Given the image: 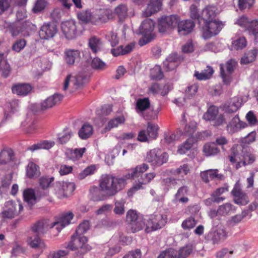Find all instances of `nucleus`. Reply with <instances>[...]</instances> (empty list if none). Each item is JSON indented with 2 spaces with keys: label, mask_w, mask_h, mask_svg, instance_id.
I'll use <instances>...</instances> for the list:
<instances>
[{
  "label": "nucleus",
  "mask_w": 258,
  "mask_h": 258,
  "mask_svg": "<svg viewBox=\"0 0 258 258\" xmlns=\"http://www.w3.org/2000/svg\"><path fill=\"white\" fill-rule=\"evenodd\" d=\"M149 168V165L146 163L137 165L131 168L128 174L125 175L126 180L128 179H136V183L128 190V196H133L138 190L143 189V185L149 183L156 176L155 172L144 173Z\"/></svg>",
  "instance_id": "obj_1"
},
{
  "label": "nucleus",
  "mask_w": 258,
  "mask_h": 258,
  "mask_svg": "<svg viewBox=\"0 0 258 258\" xmlns=\"http://www.w3.org/2000/svg\"><path fill=\"white\" fill-rule=\"evenodd\" d=\"M126 177H116L110 174H104L101 177L100 187L108 196H113L123 189L126 185Z\"/></svg>",
  "instance_id": "obj_2"
},
{
  "label": "nucleus",
  "mask_w": 258,
  "mask_h": 258,
  "mask_svg": "<svg viewBox=\"0 0 258 258\" xmlns=\"http://www.w3.org/2000/svg\"><path fill=\"white\" fill-rule=\"evenodd\" d=\"M88 238L84 236H81L75 233L72 236L71 241L68 243H64V247L71 250L80 248L77 255L84 254L91 250L92 247L88 244Z\"/></svg>",
  "instance_id": "obj_3"
},
{
  "label": "nucleus",
  "mask_w": 258,
  "mask_h": 258,
  "mask_svg": "<svg viewBox=\"0 0 258 258\" xmlns=\"http://www.w3.org/2000/svg\"><path fill=\"white\" fill-rule=\"evenodd\" d=\"M224 24L219 20L204 22L201 31L202 37L208 39L218 35L223 28Z\"/></svg>",
  "instance_id": "obj_4"
},
{
  "label": "nucleus",
  "mask_w": 258,
  "mask_h": 258,
  "mask_svg": "<svg viewBox=\"0 0 258 258\" xmlns=\"http://www.w3.org/2000/svg\"><path fill=\"white\" fill-rule=\"evenodd\" d=\"M169 155L159 148L151 150L147 154L146 160L154 167H159L167 162Z\"/></svg>",
  "instance_id": "obj_5"
},
{
  "label": "nucleus",
  "mask_w": 258,
  "mask_h": 258,
  "mask_svg": "<svg viewBox=\"0 0 258 258\" xmlns=\"http://www.w3.org/2000/svg\"><path fill=\"white\" fill-rule=\"evenodd\" d=\"M23 209L20 201H8L5 202L0 215L4 219H12L18 216Z\"/></svg>",
  "instance_id": "obj_6"
},
{
  "label": "nucleus",
  "mask_w": 258,
  "mask_h": 258,
  "mask_svg": "<svg viewBox=\"0 0 258 258\" xmlns=\"http://www.w3.org/2000/svg\"><path fill=\"white\" fill-rule=\"evenodd\" d=\"M167 222V217L165 215L159 213H154L151 215L149 219L147 220L145 232L150 233L162 228L165 226Z\"/></svg>",
  "instance_id": "obj_7"
},
{
  "label": "nucleus",
  "mask_w": 258,
  "mask_h": 258,
  "mask_svg": "<svg viewBox=\"0 0 258 258\" xmlns=\"http://www.w3.org/2000/svg\"><path fill=\"white\" fill-rule=\"evenodd\" d=\"M179 20L176 15L162 16L158 19V29L160 33H165L174 28Z\"/></svg>",
  "instance_id": "obj_8"
},
{
  "label": "nucleus",
  "mask_w": 258,
  "mask_h": 258,
  "mask_svg": "<svg viewBox=\"0 0 258 258\" xmlns=\"http://www.w3.org/2000/svg\"><path fill=\"white\" fill-rule=\"evenodd\" d=\"M236 62L234 59L228 60L225 64H220V76L224 85H229L232 80V74L234 71Z\"/></svg>",
  "instance_id": "obj_9"
},
{
  "label": "nucleus",
  "mask_w": 258,
  "mask_h": 258,
  "mask_svg": "<svg viewBox=\"0 0 258 258\" xmlns=\"http://www.w3.org/2000/svg\"><path fill=\"white\" fill-rule=\"evenodd\" d=\"M245 149L240 145H234L231 149V153L229 155L230 162L235 164L236 169L241 167L240 164L242 160L243 155Z\"/></svg>",
  "instance_id": "obj_10"
},
{
  "label": "nucleus",
  "mask_w": 258,
  "mask_h": 258,
  "mask_svg": "<svg viewBox=\"0 0 258 258\" xmlns=\"http://www.w3.org/2000/svg\"><path fill=\"white\" fill-rule=\"evenodd\" d=\"M57 31L55 25L51 23H45L41 26L39 31V35L41 39L47 40L53 37Z\"/></svg>",
  "instance_id": "obj_11"
},
{
  "label": "nucleus",
  "mask_w": 258,
  "mask_h": 258,
  "mask_svg": "<svg viewBox=\"0 0 258 258\" xmlns=\"http://www.w3.org/2000/svg\"><path fill=\"white\" fill-rule=\"evenodd\" d=\"M61 28L62 33L68 39H73L76 37L77 26L74 21L64 22L61 24Z\"/></svg>",
  "instance_id": "obj_12"
},
{
  "label": "nucleus",
  "mask_w": 258,
  "mask_h": 258,
  "mask_svg": "<svg viewBox=\"0 0 258 258\" xmlns=\"http://www.w3.org/2000/svg\"><path fill=\"white\" fill-rule=\"evenodd\" d=\"M63 97V95L59 94H54L52 96L48 97L41 102L40 105L41 110H45L59 104Z\"/></svg>",
  "instance_id": "obj_13"
},
{
  "label": "nucleus",
  "mask_w": 258,
  "mask_h": 258,
  "mask_svg": "<svg viewBox=\"0 0 258 258\" xmlns=\"http://www.w3.org/2000/svg\"><path fill=\"white\" fill-rule=\"evenodd\" d=\"M178 33L181 35H186L190 33L195 27V23L192 20H185L178 22L177 25Z\"/></svg>",
  "instance_id": "obj_14"
},
{
  "label": "nucleus",
  "mask_w": 258,
  "mask_h": 258,
  "mask_svg": "<svg viewBox=\"0 0 258 258\" xmlns=\"http://www.w3.org/2000/svg\"><path fill=\"white\" fill-rule=\"evenodd\" d=\"M88 46L93 54H97L102 51L103 42L101 38L93 35L88 40Z\"/></svg>",
  "instance_id": "obj_15"
},
{
  "label": "nucleus",
  "mask_w": 258,
  "mask_h": 258,
  "mask_svg": "<svg viewBox=\"0 0 258 258\" xmlns=\"http://www.w3.org/2000/svg\"><path fill=\"white\" fill-rule=\"evenodd\" d=\"M11 89L13 94L24 96L31 91L32 87L28 83H16L12 86Z\"/></svg>",
  "instance_id": "obj_16"
},
{
  "label": "nucleus",
  "mask_w": 258,
  "mask_h": 258,
  "mask_svg": "<svg viewBox=\"0 0 258 258\" xmlns=\"http://www.w3.org/2000/svg\"><path fill=\"white\" fill-rule=\"evenodd\" d=\"M189 194V189L188 186L183 185L180 187L174 195L173 201L176 203L181 204H186L189 201V198L187 196Z\"/></svg>",
  "instance_id": "obj_17"
},
{
  "label": "nucleus",
  "mask_w": 258,
  "mask_h": 258,
  "mask_svg": "<svg viewBox=\"0 0 258 258\" xmlns=\"http://www.w3.org/2000/svg\"><path fill=\"white\" fill-rule=\"evenodd\" d=\"M218 14L216 7L213 5H209L205 8L202 12V19L204 22L216 20V16Z\"/></svg>",
  "instance_id": "obj_18"
},
{
  "label": "nucleus",
  "mask_w": 258,
  "mask_h": 258,
  "mask_svg": "<svg viewBox=\"0 0 258 258\" xmlns=\"http://www.w3.org/2000/svg\"><path fill=\"white\" fill-rule=\"evenodd\" d=\"M163 0H150L149 4L147 6L143 15L148 17L151 16L161 10L162 6V1Z\"/></svg>",
  "instance_id": "obj_19"
},
{
  "label": "nucleus",
  "mask_w": 258,
  "mask_h": 258,
  "mask_svg": "<svg viewBox=\"0 0 258 258\" xmlns=\"http://www.w3.org/2000/svg\"><path fill=\"white\" fill-rule=\"evenodd\" d=\"M74 215L72 213L70 212L63 214L58 221L53 223V227H55L58 232L70 224L71 221L73 219Z\"/></svg>",
  "instance_id": "obj_20"
},
{
  "label": "nucleus",
  "mask_w": 258,
  "mask_h": 258,
  "mask_svg": "<svg viewBox=\"0 0 258 258\" xmlns=\"http://www.w3.org/2000/svg\"><path fill=\"white\" fill-rule=\"evenodd\" d=\"M201 176L206 183L215 179H222L223 178V175L218 173L217 169H209L203 171L201 173Z\"/></svg>",
  "instance_id": "obj_21"
},
{
  "label": "nucleus",
  "mask_w": 258,
  "mask_h": 258,
  "mask_svg": "<svg viewBox=\"0 0 258 258\" xmlns=\"http://www.w3.org/2000/svg\"><path fill=\"white\" fill-rule=\"evenodd\" d=\"M155 27V22L149 18L146 19L140 27V31L142 35H154L153 30Z\"/></svg>",
  "instance_id": "obj_22"
},
{
  "label": "nucleus",
  "mask_w": 258,
  "mask_h": 258,
  "mask_svg": "<svg viewBox=\"0 0 258 258\" xmlns=\"http://www.w3.org/2000/svg\"><path fill=\"white\" fill-rule=\"evenodd\" d=\"M234 197V202L238 205H245L248 202V199L247 195L242 192L241 189L234 188L231 192Z\"/></svg>",
  "instance_id": "obj_23"
},
{
  "label": "nucleus",
  "mask_w": 258,
  "mask_h": 258,
  "mask_svg": "<svg viewBox=\"0 0 258 258\" xmlns=\"http://www.w3.org/2000/svg\"><path fill=\"white\" fill-rule=\"evenodd\" d=\"M27 241L28 244L33 248L42 249L46 247L44 241L39 237L38 234L28 236Z\"/></svg>",
  "instance_id": "obj_24"
},
{
  "label": "nucleus",
  "mask_w": 258,
  "mask_h": 258,
  "mask_svg": "<svg viewBox=\"0 0 258 258\" xmlns=\"http://www.w3.org/2000/svg\"><path fill=\"white\" fill-rule=\"evenodd\" d=\"M80 52L76 49H67L64 52V58L67 64L73 65L79 60Z\"/></svg>",
  "instance_id": "obj_25"
},
{
  "label": "nucleus",
  "mask_w": 258,
  "mask_h": 258,
  "mask_svg": "<svg viewBox=\"0 0 258 258\" xmlns=\"http://www.w3.org/2000/svg\"><path fill=\"white\" fill-rule=\"evenodd\" d=\"M14 152L11 149H6L2 150L0 152V165L8 164L13 161Z\"/></svg>",
  "instance_id": "obj_26"
},
{
  "label": "nucleus",
  "mask_w": 258,
  "mask_h": 258,
  "mask_svg": "<svg viewBox=\"0 0 258 258\" xmlns=\"http://www.w3.org/2000/svg\"><path fill=\"white\" fill-rule=\"evenodd\" d=\"M26 175L30 179H35L40 175L39 167L33 162H29L26 167Z\"/></svg>",
  "instance_id": "obj_27"
},
{
  "label": "nucleus",
  "mask_w": 258,
  "mask_h": 258,
  "mask_svg": "<svg viewBox=\"0 0 258 258\" xmlns=\"http://www.w3.org/2000/svg\"><path fill=\"white\" fill-rule=\"evenodd\" d=\"M55 143L53 141L44 140L32 145L29 147L27 150L31 152L41 149L48 150L53 147Z\"/></svg>",
  "instance_id": "obj_28"
},
{
  "label": "nucleus",
  "mask_w": 258,
  "mask_h": 258,
  "mask_svg": "<svg viewBox=\"0 0 258 258\" xmlns=\"http://www.w3.org/2000/svg\"><path fill=\"white\" fill-rule=\"evenodd\" d=\"M220 149L215 142L206 143L203 147V151L206 156H213L220 153Z\"/></svg>",
  "instance_id": "obj_29"
},
{
  "label": "nucleus",
  "mask_w": 258,
  "mask_h": 258,
  "mask_svg": "<svg viewBox=\"0 0 258 258\" xmlns=\"http://www.w3.org/2000/svg\"><path fill=\"white\" fill-rule=\"evenodd\" d=\"M213 73V69L211 67L208 66L201 72L196 71L194 73V76L197 80L200 81L207 80L212 77Z\"/></svg>",
  "instance_id": "obj_30"
},
{
  "label": "nucleus",
  "mask_w": 258,
  "mask_h": 258,
  "mask_svg": "<svg viewBox=\"0 0 258 258\" xmlns=\"http://www.w3.org/2000/svg\"><path fill=\"white\" fill-rule=\"evenodd\" d=\"M91 195V198L94 201H100L105 200L108 196L106 194H103L104 191L100 187L97 186H93L90 189Z\"/></svg>",
  "instance_id": "obj_31"
},
{
  "label": "nucleus",
  "mask_w": 258,
  "mask_h": 258,
  "mask_svg": "<svg viewBox=\"0 0 258 258\" xmlns=\"http://www.w3.org/2000/svg\"><path fill=\"white\" fill-rule=\"evenodd\" d=\"M93 129L91 125L88 123H84L79 131V137L83 140H86L90 138L93 134Z\"/></svg>",
  "instance_id": "obj_32"
},
{
  "label": "nucleus",
  "mask_w": 258,
  "mask_h": 258,
  "mask_svg": "<svg viewBox=\"0 0 258 258\" xmlns=\"http://www.w3.org/2000/svg\"><path fill=\"white\" fill-rule=\"evenodd\" d=\"M125 121V119L123 115L117 116L110 119L104 129L106 132L109 131L113 128L117 127L119 124L124 123Z\"/></svg>",
  "instance_id": "obj_33"
},
{
  "label": "nucleus",
  "mask_w": 258,
  "mask_h": 258,
  "mask_svg": "<svg viewBox=\"0 0 258 258\" xmlns=\"http://www.w3.org/2000/svg\"><path fill=\"white\" fill-rule=\"evenodd\" d=\"M246 32L249 36L253 37L255 43L258 42V20L251 21V24L247 29Z\"/></svg>",
  "instance_id": "obj_34"
},
{
  "label": "nucleus",
  "mask_w": 258,
  "mask_h": 258,
  "mask_svg": "<svg viewBox=\"0 0 258 258\" xmlns=\"http://www.w3.org/2000/svg\"><path fill=\"white\" fill-rule=\"evenodd\" d=\"M150 106V101L148 98H139L137 100L136 105V109L137 112H142Z\"/></svg>",
  "instance_id": "obj_35"
},
{
  "label": "nucleus",
  "mask_w": 258,
  "mask_h": 258,
  "mask_svg": "<svg viewBox=\"0 0 258 258\" xmlns=\"http://www.w3.org/2000/svg\"><path fill=\"white\" fill-rule=\"evenodd\" d=\"M258 54V49H253L248 51L241 57L240 63L241 64H248L253 61Z\"/></svg>",
  "instance_id": "obj_36"
},
{
  "label": "nucleus",
  "mask_w": 258,
  "mask_h": 258,
  "mask_svg": "<svg viewBox=\"0 0 258 258\" xmlns=\"http://www.w3.org/2000/svg\"><path fill=\"white\" fill-rule=\"evenodd\" d=\"M235 210V207L229 203L220 206L217 211V215L225 216L230 214Z\"/></svg>",
  "instance_id": "obj_37"
},
{
  "label": "nucleus",
  "mask_w": 258,
  "mask_h": 258,
  "mask_svg": "<svg viewBox=\"0 0 258 258\" xmlns=\"http://www.w3.org/2000/svg\"><path fill=\"white\" fill-rule=\"evenodd\" d=\"M24 201L30 204H34L38 202L36 194L33 189L29 188L24 191Z\"/></svg>",
  "instance_id": "obj_38"
},
{
  "label": "nucleus",
  "mask_w": 258,
  "mask_h": 258,
  "mask_svg": "<svg viewBox=\"0 0 258 258\" xmlns=\"http://www.w3.org/2000/svg\"><path fill=\"white\" fill-rule=\"evenodd\" d=\"M241 105V100L238 97H234L231 99L229 105L226 108V111L228 113L235 112Z\"/></svg>",
  "instance_id": "obj_39"
},
{
  "label": "nucleus",
  "mask_w": 258,
  "mask_h": 258,
  "mask_svg": "<svg viewBox=\"0 0 258 258\" xmlns=\"http://www.w3.org/2000/svg\"><path fill=\"white\" fill-rule=\"evenodd\" d=\"M73 135V132L71 129L66 128L63 130L62 133L59 134L57 139L58 141L61 145L65 144L70 140Z\"/></svg>",
  "instance_id": "obj_40"
},
{
  "label": "nucleus",
  "mask_w": 258,
  "mask_h": 258,
  "mask_svg": "<svg viewBox=\"0 0 258 258\" xmlns=\"http://www.w3.org/2000/svg\"><path fill=\"white\" fill-rule=\"evenodd\" d=\"M146 222H145L142 217H141L137 220L132 223L129 226L131 231L135 233L142 230L144 227H146Z\"/></svg>",
  "instance_id": "obj_41"
},
{
  "label": "nucleus",
  "mask_w": 258,
  "mask_h": 258,
  "mask_svg": "<svg viewBox=\"0 0 258 258\" xmlns=\"http://www.w3.org/2000/svg\"><path fill=\"white\" fill-rule=\"evenodd\" d=\"M114 13L118 17L119 21L124 20L127 16V8L125 5H120L115 8Z\"/></svg>",
  "instance_id": "obj_42"
},
{
  "label": "nucleus",
  "mask_w": 258,
  "mask_h": 258,
  "mask_svg": "<svg viewBox=\"0 0 258 258\" xmlns=\"http://www.w3.org/2000/svg\"><path fill=\"white\" fill-rule=\"evenodd\" d=\"M218 109L214 106H210L203 115V119L212 121L218 115Z\"/></svg>",
  "instance_id": "obj_43"
},
{
  "label": "nucleus",
  "mask_w": 258,
  "mask_h": 258,
  "mask_svg": "<svg viewBox=\"0 0 258 258\" xmlns=\"http://www.w3.org/2000/svg\"><path fill=\"white\" fill-rule=\"evenodd\" d=\"M255 160V157L254 155L250 153V152L247 151L245 149L243 155V158L242 161L240 162L241 166H245L247 165L253 163Z\"/></svg>",
  "instance_id": "obj_44"
},
{
  "label": "nucleus",
  "mask_w": 258,
  "mask_h": 258,
  "mask_svg": "<svg viewBox=\"0 0 258 258\" xmlns=\"http://www.w3.org/2000/svg\"><path fill=\"white\" fill-rule=\"evenodd\" d=\"M197 224V221L192 216L184 220L181 223V227L184 230H190L193 229Z\"/></svg>",
  "instance_id": "obj_45"
},
{
  "label": "nucleus",
  "mask_w": 258,
  "mask_h": 258,
  "mask_svg": "<svg viewBox=\"0 0 258 258\" xmlns=\"http://www.w3.org/2000/svg\"><path fill=\"white\" fill-rule=\"evenodd\" d=\"M159 127L157 124L149 122L147 127V133L149 138L151 139H155L158 136Z\"/></svg>",
  "instance_id": "obj_46"
},
{
  "label": "nucleus",
  "mask_w": 258,
  "mask_h": 258,
  "mask_svg": "<svg viewBox=\"0 0 258 258\" xmlns=\"http://www.w3.org/2000/svg\"><path fill=\"white\" fill-rule=\"evenodd\" d=\"M239 117L237 115L234 117L231 121L227 125V131L229 134H233L238 132L239 130L238 122Z\"/></svg>",
  "instance_id": "obj_47"
},
{
  "label": "nucleus",
  "mask_w": 258,
  "mask_h": 258,
  "mask_svg": "<svg viewBox=\"0 0 258 258\" xmlns=\"http://www.w3.org/2000/svg\"><path fill=\"white\" fill-rule=\"evenodd\" d=\"M164 77L162 69L160 66L156 65L151 70L150 77L154 80H159Z\"/></svg>",
  "instance_id": "obj_48"
},
{
  "label": "nucleus",
  "mask_w": 258,
  "mask_h": 258,
  "mask_svg": "<svg viewBox=\"0 0 258 258\" xmlns=\"http://www.w3.org/2000/svg\"><path fill=\"white\" fill-rule=\"evenodd\" d=\"M86 151L85 148H76L70 151V158L73 160H76L82 158L84 154Z\"/></svg>",
  "instance_id": "obj_49"
},
{
  "label": "nucleus",
  "mask_w": 258,
  "mask_h": 258,
  "mask_svg": "<svg viewBox=\"0 0 258 258\" xmlns=\"http://www.w3.org/2000/svg\"><path fill=\"white\" fill-rule=\"evenodd\" d=\"M54 180L53 177L42 176L39 180V186L43 189H48L50 186L51 184L54 181Z\"/></svg>",
  "instance_id": "obj_50"
},
{
  "label": "nucleus",
  "mask_w": 258,
  "mask_h": 258,
  "mask_svg": "<svg viewBox=\"0 0 258 258\" xmlns=\"http://www.w3.org/2000/svg\"><path fill=\"white\" fill-rule=\"evenodd\" d=\"M227 233L225 231L222 230L213 234L211 241L213 244H218L221 240H224L227 237Z\"/></svg>",
  "instance_id": "obj_51"
},
{
  "label": "nucleus",
  "mask_w": 258,
  "mask_h": 258,
  "mask_svg": "<svg viewBox=\"0 0 258 258\" xmlns=\"http://www.w3.org/2000/svg\"><path fill=\"white\" fill-rule=\"evenodd\" d=\"M246 44L247 41L244 37H240L232 43V47L236 50L243 49L246 46Z\"/></svg>",
  "instance_id": "obj_52"
},
{
  "label": "nucleus",
  "mask_w": 258,
  "mask_h": 258,
  "mask_svg": "<svg viewBox=\"0 0 258 258\" xmlns=\"http://www.w3.org/2000/svg\"><path fill=\"white\" fill-rule=\"evenodd\" d=\"M12 71V68L8 61H5L4 63L0 65V72L1 76L4 78H8Z\"/></svg>",
  "instance_id": "obj_53"
},
{
  "label": "nucleus",
  "mask_w": 258,
  "mask_h": 258,
  "mask_svg": "<svg viewBox=\"0 0 258 258\" xmlns=\"http://www.w3.org/2000/svg\"><path fill=\"white\" fill-rule=\"evenodd\" d=\"M91 66L92 68L98 70H103L106 68L105 63L99 57H94L91 61Z\"/></svg>",
  "instance_id": "obj_54"
},
{
  "label": "nucleus",
  "mask_w": 258,
  "mask_h": 258,
  "mask_svg": "<svg viewBox=\"0 0 258 258\" xmlns=\"http://www.w3.org/2000/svg\"><path fill=\"white\" fill-rule=\"evenodd\" d=\"M161 183L162 186L169 190L170 188H174L177 184V181L173 177H167L162 180Z\"/></svg>",
  "instance_id": "obj_55"
},
{
  "label": "nucleus",
  "mask_w": 258,
  "mask_h": 258,
  "mask_svg": "<svg viewBox=\"0 0 258 258\" xmlns=\"http://www.w3.org/2000/svg\"><path fill=\"white\" fill-rule=\"evenodd\" d=\"M57 168L58 172L61 176L68 175L71 173L73 170L72 166L67 165L64 164H60L57 165Z\"/></svg>",
  "instance_id": "obj_56"
},
{
  "label": "nucleus",
  "mask_w": 258,
  "mask_h": 258,
  "mask_svg": "<svg viewBox=\"0 0 258 258\" xmlns=\"http://www.w3.org/2000/svg\"><path fill=\"white\" fill-rule=\"evenodd\" d=\"M190 169V167L189 165L187 163H185L177 168L174 171V174L183 177L189 172Z\"/></svg>",
  "instance_id": "obj_57"
},
{
  "label": "nucleus",
  "mask_w": 258,
  "mask_h": 258,
  "mask_svg": "<svg viewBox=\"0 0 258 258\" xmlns=\"http://www.w3.org/2000/svg\"><path fill=\"white\" fill-rule=\"evenodd\" d=\"M31 229L35 234L38 235L39 234L44 233L45 226L43 222L42 221H37L31 227Z\"/></svg>",
  "instance_id": "obj_58"
},
{
  "label": "nucleus",
  "mask_w": 258,
  "mask_h": 258,
  "mask_svg": "<svg viewBox=\"0 0 258 258\" xmlns=\"http://www.w3.org/2000/svg\"><path fill=\"white\" fill-rule=\"evenodd\" d=\"M90 222L89 221L84 220L79 225L76 230V234L83 236L82 235L86 232L90 228Z\"/></svg>",
  "instance_id": "obj_59"
},
{
  "label": "nucleus",
  "mask_w": 258,
  "mask_h": 258,
  "mask_svg": "<svg viewBox=\"0 0 258 258\" xmlns=\"http://www.w3.org/2000/svg\"><path fill=\"white\" fill-rule=\"evenodd\" d=\"M192 146V140L191 139H188L182 145L178 147L177 152L180 154H185Z\"/></svg>",
  "instance_id": "obj_60"
},
{
  "label": "nucleus",
  "mask_w": 258,
  "mask_h": 258,
  "mask_svg": "<svg viewBox=\"0 0 258 258\" xmlns=\"http://www.w3.org/2000/svg\"><path fill=\"white\" fill-rule=\"evenodd\" d=\"M100 16L98 18L99 20L101 22L104 23L113 18V13L111 10L106 9L100 12Z\"/></svg>",
  "instance_id": "obj_61"
},
{
  "label": "nucleus",
  "mask_w": 258,
  "mask_h": 258,
  "mask_svg": "<svg viewBox=\"0 0 258 258\" xmlns=\"http://www.w3.org/2000/svg\"><path fill=\"white\" fill-rule=\"evenodd\" d=\"M192 251V249L190 246L186 245L181 247L179 250L178 254H177V258H186L191 253Z\"/></svg>",
  "instance_id": "obj_62"
},
{
  "label": "nucleus",
  "mask_w": 258,
  "mask_h": 258,
  "mask_svg": "<svg viewBox=\"0 0 258 258\" xmlns=\"http://www.w3.org/2000/svg\"><path fill=\"white\" fill-rule=\"evenodd\" d=\"M177 251L173 248H169L163 251L158 258H176Z\"/></svg>",
  "instance_id": "obj_63"
},
{
  "label": "nucleus",
  "mask_w": 258,
  "mask_h": 258,
  "mask_svg": "<svg viewBox=\"0 0 258 258\" xmlns=\"http://www.w3.org/2000/svg\"><path fill=\"white\" fill-rule=\"evenodd\" d=\"M47 5V2L45 0H37L33 8V12L34 13H38L43 11Z\"/></svg>",
  "instance_id": "obj_64"
}]
</instances>
